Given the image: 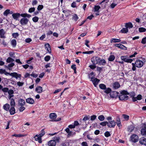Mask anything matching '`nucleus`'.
<instances>
[{"instance_id":"052dcab7","label":"nucleus","mask_w":146,"mask_h":146,"mask_svg":"<svg viewBox=\"0 0 146 146\" xmlns=\"http://www.w3.org/2000/svg\"><path fill=\"white\" fill-rule=\"evenodd\" d=\"M141 43L143 44H145L146 43V37L142 39Z\"/></svg>"},{"instance_id":"f3484780","label":"nucleus","mask_w":146,"mask_h":146,"mask_svg":"<svg viewBox=\"0 0 146 146\" xmlns=\"http://www.w3.org/2000/svg\"><path fill=\"white\" fill-rule=\"evenodd\" d=\"M56 142L54 140H51L48 142L49 146H55L56 145Z\"/></svg>"},{"instance_id":"b1692460","label":"nucleus","mask_w":146,"mask_h":146,"mask_svg":"<svg viewBox=\"0 0 146 146\" xmlns=\"http://www.w3.org/2000/svg\"><path fill=\"white\" fill-rule=\"evenodd\" d=\"M10 107L9 104H5L3 106V109L6 111H8L9 110Z\"/></svg>"},{"instance_id":"7c9ffc66","label":"nucleus","mask_w":146,"mask_h":146,"mask_svg":"<svg viewBox=\"0 0 146 146\" xmlns=\"http://www.w3.org/2000/svg\"><path fill=\"white\" fill-rule=\"evenodd\" d=\"M100 88L102 90H105L106 89V86L104 84H100L99 85Z\"/></svg>"},{"instance_id":"ea45409f","label":"nucleus","mask_w":146,"mask_h":146,"mask_svg":"<svg viewBox=\"0 0 146 146\" xmlns=\"http://www.w3.org/2000/svg\"><path fill=\"white\" fill-rule=\"evenodd\" d=\"M139 31L140 32H145L146 31V29L143 27H140L139 29Z\"/></svg>"},{"instance_id":"5701e85b","label":"nucleus","mask_w":146,"mask_h":146,"mask_svg":"<svg viewBox=\"0 0 146 146\" xmlns=\"http://www.w3.org/2000/svg\"><path fill=\"white\" fill-rule=\"evenodd\" d=\"M120 86V84L118 82H115L113 84V87L115 89H118Z\"/></svg>"},{"instance_id":"4c0bfd02","label":"nucleus","mask_w":146,"mask_h":146,"mask_svg":"<svg viewBox=\"0 0 146 146\" xmlns=\"http://www.w3.org/2000/svg\"><path fill=\"white\" fill-rule=\"evenodd\" d=\"M45 134V132L44 129L42 130L41 131V133L39 134L38 135L41 138Z\"/></svg>"},{"instance_id":"412c9836","label":"nucleus","mask_w":146,"mask_h":146,"mask_svg":"<svg viewBox=\"0 0 146 146\" xmlns=\"http://www.w3.org/2000/svg\"><path fill=\"white\" fill-rule=\"evenodd\" d=\"M49 117L51 119L54 120L57 117V115L55 113H52L50 114Z\"/></svg>"},{"instance_id":"6e6552de","label":"nucleus","mask_w":146,"mask_h":146,"mask_svg":"<svg viewBox=\"0 0 146 146\" xmlns=\"http://www.w3.org/2000/svg\"><path fill=\"white\" fill-rule=\"evenodd\" d=\"M109 1V0H103L100 3V5H101V7L102 9H104L106 7L107 3Z\"/></svg>"},{"instance_id":"a18cd8bd","label":"nucleus","mask_w":146,"mask_h":146,"mask_svg":"<svg viewBox=\"0 0 146 146\" xmlns=\"http://www.w3.org/2000/svg\"><path fill=\"white\" fill-rule=\"evenodd\" d=\"M108 123L107 121H104L103 122H102L100 123V124L101 125H102L103 126H105L106 125H107L108 126Z\"/></svg>"},{"instance_id":"f8f14e48","label":"nucleus","mask_w":146,"mask_h":146,"mask_svg":"<svg viewBox=\"0 0 146 146\" xmlns=\"http://www.w3.org/2000/svg\"><path fill=\"white\" fill-rule=\"evenodd\" d=\"M12 16L13 18L16 20H17L18 18L20 17V14L19 13H16L13 14Z\"/></svg>"},{"instance_id":"e2e57ef3","label":"nucleus","mask_w":146,"mask_h":146,"mask_svg":"<svg viewBox=\"0 0 146 146\" xmlns=\"http://www.w3.org/2000/svg\"><path fill=\"white\" fill-rule=\"evenodd\" d=\"M7 92L9 95H12L14 93V91L12 90H8Z\"/></svg>"},{"instance_id":"a211bd4d","label":"nucleus","mask_w":146,"mask_h":146,"mask_svg":"<svg viewBox=\"0 0 146 146\" xmlns=\"http://www.w3.org/2000/svg\"><path fill=\"white\" fill-rule=\"evenodd\" d=\"M18 102L19 105L20 106H23L25 104V101L23 99H20L19 100Z\"/></svg>"},{"instance_id":"473e14b6","label":"nucleus","mask_w":146,"mask_h":146,"mask_svg":"<svg viewBox=\"0 0 146 146\" xmlns=\"http://www.w3.org/2000/svg\"><path fill=\"white\" fill-rule=\"evenodd\" d=\"M115 58V57L113 55H110L108 58V60L110 61H113Z\"/></svg>"},{"instance_id":"6ab92c4d","label":"nucleus","mask_w":146,"mask_h":146,"mask_svg":"<svg viewBox=\"0 0 146 146\" xmlns=\"http://www.w3.org/2000/svg\"><path fill=\"white\" fill-rule=\"evenodd\" d=\"M34 138L35 139V140L36 141H38V142L40 143H41L42 142V139L40 137L38 136V135H36L34 137Z\"/></svg>"},{"instance_id":"4be33fe9","label":"nucleus","mask_w":146,"mask_h":146,"mask_svg":"<svg viewBox=\"0 0 146 146\" xmlns=\"http://www.w3.org/2000/svg\"><path fill=\"white\" fill-rule=\"evenodd\" d=\"M10 114L13 115L15 113V109L14 107H11V108L9 110Z\"/></svg>"},{"instance_id":"69168bd1","label":"nucleus","mask_w":146,"mask_h":146,"mask_svg":"<svg viewBox=\"0 0 146 146\" xmlns=\"http://www.w3.org/2000/svg\"><path fill=\"white\" fill-rule=\"evenodd\" d=\"M21 106V107L19 109V110L20 112H22L25 110V108L24 107H23V106Z\"/></svg>"},{"instance_id":"423d86ee","label":"nucleus","mask_w":146,"mask_h":146,"mask_svg":"<svg viewBox=\"0 0 146 146\" xmlns=\"http://www.w3.org/2000/svg\"><path fill=\"white\" fill-rule=\"evenodd\" d=\"M29 19L26 17H23L20 21V23L22 25H27L29 21Z\"/></svg>"},{"instance_id":"603ef678","label":"nucleus","mask_w":146,"mask_h":146,"mask_svg":"<svg viewBox=\"0 0 146 146\" xmlns=\"http://www.w3.org/2000/svg\"><path fill=\"white\" fill-rule=\"evenodd\" d=\"M89 67L92 69H94L96 67L95 64L90 65L89 66Z\"/></svg>"},{"instance_id":"f257e3e1","label":"nucleus","mask_w":146,"mask_h":146,"mask_svg":"<svg viewBox=\"0 0 146 146\" xmlns=\"http://www.w3.org/2000/svg\"><path fill=\"white\" fill-rule=\"evenodd\" d=\"M0 73L1 74H4L6 75H9L13 77H15L17 79L18 78H20L21 77V74H18L16 72L10 73L9 72H6L5 70L2 69H0Z\"/></svg>"},{"instance_id":"2eb2a0df","label":"nucleus","mask_w":146,"mask_h":146,"mask_svg":"<svg viewBox=\"0 0 146 146\" xmlns=\"http://www.w3.org/2000/svg\"><path fill=\"white\" fill-rule=\"evenodd\" d=\"M26 102L27 103L32 104H33L35 102L34 100L33 99L31 98H29L26 99Z\"/></svg>"},{"instance_id":"13d9d810","label":"nucleus","mask_w":146,"mask_h":146,"mask_svg":"<svg viewBox=\"0 0 146 146\" xmlns=\"http://www.w3.org/2000/svg\"><path fill=\"white\" fill-rule=\"evenodd\" d=\"M90 117L88 116H85L83 119V120L84 121H86L89 120L90 119Z\"/></svg>"},{"instance_id":"4468645a","label":"nucleus","mask_w":146,"mask_h":146,"mask_svg":"<svg viewBox=\"0 0 146 146\" xmlns=\"http://www.w3.org/2000/svg\"><path fill=\"white\" fill-rule=\"evenodd\" d=\"M5 34V32L3 29L0 30V36L1 38H5L6 37L4 35Z\"/></svg>"},{"instance_id":"de8ad7c7","label":"nucleus","mask_w":146,"mask_h":146,"mask_svg":"<svg viewBox=\"0 0 146 146\" xmlns=\"http://www.w3.org/2000/svg\"><path fill=\"white\" fill-rule=\"evenodd\" d=\"M104 135L106 137H108L111 135V134L109 131H106L104 133Z\"/></svg>"},{"instance_id":"ddd939ff","label":"nucleus","mask_w":146,"mask_h":146,"mask_svg":"<svg viewBox=\"0 0 146 146\" xmlns=\"http://www.w3.org/2000/svg\"><path fill=\"white\" fill-rule=\"evenodd\" d=\"M139 143L142 145H146V138L141 137L139 139Z\"/></svg>"},{"instance_id":"c03bdc74","label":"nucleus","mask_w":146,"mask_h":146,"mask_svg":"<svg viewBox=\"0 0 146 146\" xmlns=\"http://www.w3.org/2000/svg\"><path fill=\"white\" fill-rule=\"evenodd\" d=\"M98 119L101 121H103L104 120L105 117L103 115L99 116L98 117Z\"/></svg>"},{"instance_id":"7ed1b4c3","label":"nucleus","mask_w":146,"mask_h":146,"mask_svg":"<svg viewBox=\"0 0 146 146\" xmlns=\"http://www.w3.org/2000/svg\"><path fill=\"white\" fill-rule=\"evenodd\" d=\"M100 58L97 56H93L91 59V61L94 64H99V60Z\"/></svg>"},{"instance_id":"79ce46f5","label":"nucleus","mask_w":146,"mask_h":146,"mask_svg":"<svg viewBox=\"0 0 146 146\" xmlns=\"http://www.w3.org/2000/svg\"><path fill=\"white\" fill-rule=\"evenodd\" d=\"M100 8V7L99 5H95L94 7V11H98Z\"/></svg>"},{"instance_id":"e433bc0d","label":"nucleus","mask_w":146,"mask_h":146,"mask_svg":"<svg viewBox=\"0 0 146 146\" xmlns=\"http://www.w3.org/2000/svg\"><path fill=\"white\" fill-rule=\"evenodd\" d=\"M14 61V60L11 57H9L7 59L6 62L7 63H10Z\"/></svg>"},{"instance_id":"6e6d98bb","label":"nucleus","mask_w":146,"mask_h":146,"mask_svg":"<svg viewBox=\"0 0 146 146\" xmlns=\"http://www.w3.org/2000/svg\"><path fill=\"white\" fill-rule=\"evenodd\" d=\"M116 123L117 124L118 126V127H119L121 126L120 122V120L119 119H118L117 120Z\"/></svg>"},{"instance_id":"bb28decb","label":"nucleus","mask_w":146,"mask_h":146,"mask_svg":"<svg viewBox=\"0 0 146 146\" xmlns=\"http://www.w3.org/2000/svg\"><path fill=\"white\" fill-rule=\"evenodd\" d=\"M125 27L126 28L128 29V28H132L133 27V25L131 23L129 22L125 23Z\"/></svg>"},{"instance_id":"dca6fc26","label":"nucleus","mask_w":146,"mask_h":146,"mask_svg":"<svg viewBox=\"0 0 146 146\" xmlns=\"http://www.w3.org/2000/svg\"><path fill=\"white\" fill-rule=\"evenodd\" d=\"M110 123L108 124V126L109 127H114L115 126L116 123L114 121H112L109 122Z\"/></svg>"},{"instance_id":"cd10ccee","label":"nucleus","mask_w":146,"mask_h":146,"mask_svg":"<svg viewBox=\"0 0 146 146\" xmlns=\"http://www.w3.org/2000/svg\"><path fill=\"white\" fill-rule=\"evenodd\" d=\"M10 104L11 107H15V100L13 99H11L10 100Z\"/></svg>"},{"instance_id":"a878e982","label":"nucleus","mask_w":146,"mask_h":146,"mask_svg":"<svg viewBox=\"0 0 146 146\" xmlns=\"http://www.w3.org/2000/svg\"><path fill=\"white\" fill-rule=\"evenodd\" d=\"M11 42L13 47H15L17 45V42L15 39H13L11 41Z\"/></svg>"},{"instance_id":"f03ea898","label":"nucleus","mask_w":146,"mask_h":146,"mask_svg":"<svg viewBox=\"0 0 146 146\" xmlns=\"http://www.w3.org/2000/svg\"><path fill=\"white\" fill-rule=\"evenodd\" d=\"M121 95L119 96V98L121 100H126L129 98V97L127 95L129 93L126 90L121 91L120 92Z\"/></svg>"},{"instance_id":"0e129e2a","label":"nucleus","mask_w":146,"mask_h":146,"mask_svg":"<svg viewBox=\"0 0 146 146\" xmlns=\"http://www.w3.org/2000/svg\"><path fill=\"white\" fill-rule=\"evenodd\" d=\"M132 64L133 66V67L132 68V70L133 71L135 70L136 69V67H135V66H136V65L135 64V63H132Z\"/></svg>"},{"instance_id":"4d7b16f0","label":"nucleus","mask_w":146,"mask_h":146,"mask_svg":"<svg viewBox=\"0 0 146 146\" xmlns=\"http://www.w3.org/2000/svg\"><path fill=\"white\" fill-rule=\"evenodd\" d=\"M35 10V7L31 8L29 9V12L30 13H31L34 12Z\"/></svg>"},{"instance_id":"72a5a7b5","label":"nucleus","mask_w":146,"mask_h":146,"mask_svg":"<svg viewBox=\"0 0 146 146\" xmlns=\"http://www.w3.org/2000/svg\"><path fill=\"white\" fill-rule=\"evenodd\" d=\"M141 133L143 135L146 136V129H142L141 130Z\"/></svg>"},{"instance_id":"1a4fd4ad","label":"nucleus","mask_w":146,"mask_h":146,"mask_svg":"<svg viewBox=\"0 0 146 146\" xmlns=\"http://www.w3.org/2000/svg\"><path fill=\"white\" fill-rule=\"evenodd\" d=\"M119 93L116 91H113L110 93V97L111 98H116L118 95Z\"/></svg>"},{"instance_id":"58836bf2","label":"nucleus","mask_w":146,"mask_h":146,"mask_svg":"<svg viewBox=\"0 0 146 146\" xmlns=\"http://www.w3.org/2000/svg\"><path fill=\"white\" fill-rule=\"evenodd\" d=\"M133 60L132 59H129L127 57L124 60V61L125 62H127L131 63L133 61Z\"/></svg>"},{"instance_id":"bf43d9fd","label":"nucleus","mask_w":146,"mask_h":146,"mask_svg":"<svg viewBox=\"0 0 146 146\" xmlns=\"http://www.w3.org/2000/svg\"><path fill=\"white\" fill-rule=\"evenodd\" d=\"M9 89L7 88H2V90L3 92H7L8 91Z\"/></svg>"},{"instance_id":"20e7f679","label":"nucleus","mask_w":146,"mask_h":146,"mask_svg":"<svg viewBox=\"0 0 146 146\" xmlns=\"http://www.w3.org/2000/svg\"><path fill=\"white\" fill-rule=\"evenodd\" d=\"M131 141L132 142L136 143L139 140L138 136L136 134H133L131 137Z\"/></svg>"},{"instance_id":"3c124183","label":"nucleus","mask_w":146,"mask_h":146,"mask_svg":"<svg viewBox=\"0 0 146 146\" xmlns=\"http://www.w3.org/2000/svg\"><path fill=\"white\" fill-rule=\"evenodd\" d=\"M33 21L35 22H37L38 20V18L37 17H35L33 18Z\"/></svg>"},{"instance_id":"393cba45","label":"nucleus","mask_w":146,"mask_h":146,"mask_svg":"<svg viewBox=\"0 0 146 146\" xmlns=\"http://www.w3.org/2000/svg\"><path fill=\"white\" fill-rule=\"evenodd\" d=\"M106 60L104 59H100L99 63V64L100 65H105L106 64Z\"/></svg>"},{"instance_id":"39448f33","label":"nucleus","mask_w":146,"mask_h":146,"mask_svg":"<svg viewBox=\"0 0 146 146\" xmlns=\"http://www.w3.org/2000/svg\"><path fill=\"white\" fill-rule=\"evenodd\" d=\"M135 64L136 65V67L138 68L142 67L143 65V62L140 60H137Z\"/></svg>"},{"instance_id":"09e8293b","label":"nucleus","mask_w":146,"mask_h":146,"mask_svg":"<svg viewBox=\"0 0 146 146\" xmlns=\"http://www.w3.org/2000/svg\"><path fill=\"white\" fill-rule=\"evenodd\" d=\"M43 8V6L42 5H39L38 6L37 9L38 11H40Z\"/></svg>"},{"instance_id":"338daca9","label":"nucleus","mask_w":146,"mask_h":146,"mask_svg":"<svg viewBox=\"0 0 146 146\" xmlns=\"http://www.w3.org/2000/svg\"><path fill=\"white\" fill-rule=\"evenodd\" d=\"M96 115H93L91 117V120L92 121H94L96 119Z\"/></svg>"},{"instance_id":"aec40b11","label":"nucleus","mask_w":146,"mask_h":146,"mask_svg":"<svg viewBox=\"0 0 146 146\" xmlns=\"http://www.w3.org/2000/svg\"><path fill=\"white\" fill-rule=\"evenodd\" d=\"M35 91L38 93H41L42 92V88L40 86H38L36 88Z\"/></svg>"},{"instance_id":"864d4df0","label":"nucleus","mask_w":146,"mask_h":146,"mask_svg":"<svg viewBox=\"0 0 146 146\" xmlns=\"http://www.w3.org/2000/svg\"><path fill=\"white\" fill-rule=\"evenodd\" d=\"M19 35L18 33H13L12 34L13 37L15 38H16L19 36Z\"/></svg>"},{"instance_id":"37998d69","label":"nucleus","mask_w":146,"mask_h":146,"mask_svg":"<svg viewBox=\"0 0 146 146\" xmlns=\"http://www.w3.org/2000/svg\"><path fill=\"white\" fill-rule=\"evenodd\" d=\"M9 9H7L3 13V15L5 16H7L9 14Z\"/></svg>"},{"instance_id":"f704fd0d","label":"nucleus","mask_w":146,"mask_h":146,"mask_svg":"<svg viewBox=\"0 0 146 146\" xmlns=\"http://www.w3.org/2000/svg\"><path fill=\"white\" fill-rule=\"evenodd\" d=\"M111 91V88H106V89H105V90L104 92L107 94H108L110 93Z\"/></svg>"},{"instance_id":"8fccbe9b","label":"nucleus","mask_w":146,"mask_h":146,"mask_svg":"<svg viewBox=\"0 0 146 146\" xmlns=\"http://www.w3.org/2000/svg\"><path fill=\"white\" fill-rule=\"evenodd\" d=\"M72 18L75 21H76L78 19V17L76 14H74V15L73 16Z\"/></svg>"},{"instance_id":"c9c22d12","label":"nucleus","mask_w":146,"mask_h":146,"mask_svg":"<svg viewBox=\"0 0 146 146\" xmlns=\"http://www.w3.org/2000/svg\"><path fill=\"white\" fill-rule=\"evenodd\" d=\"M122 116L124 119L126 120L127 121L129 118V116L123 114L122 115Z\"/></svg>"},{"instance_id":"5fc2aeb1","label":"nucleus","mask_w":146,"mask_h":146,"mask_svg":"<svg viewBox=\"0 0 146 146\" xmlns=\"http://www.w3.org/2000/svg\"><path fill=\"white\" fill-rule=\"evenodd\" d=\"M54 139L53 140H55V141H56L57 142H59V139H60V138L59 137H54L53 138Z\"/></svg>"},{"instance_id":"9b49d317","label":"nucleus","mask_w":146,"mask_h":146,"mask_svg":"<svg viewBox=\"0 0 146 146\" xmlns=\"http://www.w3.org/2000/svg\"><path fill=\"white\" fill-rule=\"evenodd\" d=\"M115 46L121 49H123L125 50H127V47L122 44H115Z\"/></svg>"},{"instance_id":"680f3d73","label":"nucleus","mask_w":146,"mask_h":146,"mask_svg":"<svg viewBox=\"0 0 146 146\" xmlns=\"http://www.w3.org/2000/svg\"><path fill=\"white\" fill-rule=\"evenodd\" d=\"M117 5V3H112L111 4L110 7L112 9H113Z\"/></svg>"},{"instance_id":"0eeeda50","label":"nucleus","mask_w":146,"mask_h":146,"mask_svg":"<svg viewBox=\"0 0 146 146\" xmlns=\"http://www.w3.org/2000/svg\"><path fill=\"white\" fill-rule=\"evenodd\" d=\"M91 81L92 82L94 85L95 87H96L97 85L100 81V80L96 78L92 77Z\"/></svg>"},{"instance_id":"774afa93","label":"nucleus","mask_w":146,"mask_h":146,"mask_svg":"<svg viewBox=\"0 0 146 146\" xmlns=\"http://www.w3.org/2000/svg\"><path fill=\"white\" fill-rule=\"evenodd\" d=\"M81 145L82 146H88L86 142H83L81 143Z\"/></svg>"},{"instance_id":"c756f323","label":"nucleus","mask_w":146,"mask_h":146,"mask_svg":"<svg viewBox=\"0 0 146 146\" xmlns=\"http://www.w3.org/2000/svg\"><path fill=\"white\" fill-rule=\"evenodd\" d=\"M14 65L15 64L14 63H11L9 64L7 66H5V67L7 68H8L9 70H11V69L10 68L13 67Z\"/></svg>"},{"instance_id":"2f4dec72","label":"nucleus","mask_w":146,"mask_h":146,"mask_svg":"<svg viewBox=\"0 0 146 146\" xmlns=\"http://www.w3.org/2000/svg\"><path fill=\"white\" fill-rule=\"evenodd\" d=\"M128 29L127 28H123L120 31L122 33H125L128 32Z\"/></svg>"},{"instance_id":"c85d7f7f","label":"nucleus","mask_w":146,"mask_h":146,"mask_svg":"<svg viewBox=\"0 0 146 146\" xmlns=\"http://www.w3.org/2000/svg\"><path fill=\"white\" fill-rule=\"evenodd\" d=\"M121 41V40L119 39L116 38H112L111 40V42H118Z\"/></svg>"},{"instance_id":"a19ab883","label":"nucleus","mask_w":146,"mask_h":146,"mask_svg":"<svg viewBox=\"0 0 146 146\" xmlns=\"http://www.w3.org/2000/svg\"><path fill=\"white\" fill-rule=\"evenodd\" d=\"M25 136L24 135H22V134H14L12 135L13 136H15L16 137H23Z\"/></svg>"},{"instance_id":"49530a36","label":"nucleus","mask_w":146,"mask_h":146,"mask_svg":"<svg viewBox=\"0 0 146 146\" xmlns=\"http://www.w3.org/2000/svg\"><path fill=\"white\" fill-rule=\"evenodd\" d=\"M50 58V57L49 56H47L44 58V60L46 62L48 61Z\"/></svg>"},{"instance_id":"9d476101","label":"nucleus","mask_w":146,"mask_h":146,"mask_svg":"<svg viewBox=\"0 0 146 146\" xmlns=\"http://www.w3.org/2000/svg\"><path fill=\"white\" fill-rule=\"evenodd\" d=\"M44 46H45V49H46L47 51L49 53H51V47H50V44L48 43H46L44 44Z\"/></svg>"}]
</instances>
